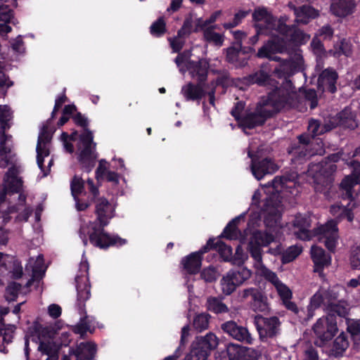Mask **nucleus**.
Masks as SVG:
<instances>
[{
    "instance_id": "nucleus-1",
    "label": "nucleus",
    "mask_w": 360,
    "mask_h": 360,
    "mask_svg": "<svg viewBox=\"0 0 360 360\" xmlns=\"http://www.w3.org/2000/svg\"><path fill=\"white\" fill-rule=\"evenodd\" d=\"M86 187L94 200L96 219L90 221L89 242L96 248L106 250L110 246L121 247L127 244V240L117 234H110L105 231L110 220L114 217L115 209L105 198H98L99 191L93 179H88Z\"/></svg>"
},
{
    "instance_id": "nucleus-2",
    "label": "nucleus",
    "mask_w": 360,
    "mask_h": 360,
    "mask_svg": "<svg viewBox=\"0 0 360 360\" xmlns=\"http://www.w3.org/2000/svg\"><path fill=\"white\" fill-rule=\"evenodd\" d=\"M252 18L256 31L255 34L249 39V44L252 46L257 43L259 35L270 36L274 32L285 37L296 45L305 44L310 39V35L300 30L297 25H287L288 18L286 15L277 18L264 6L256 7Z\"/></svg>"
},
{
    "instance_id": "nucleus-3",
    "label": "nucleus",
    "mask_w": 360,
    "mask_h": 360,
    "mask_svg": "<svg viewBox=\"0 0 360 360\" xmlns=\"http://www.w3.org/2000/svg\"><path fill=\"white\" fill-rule=\"evenodd\" d=\"M290 90L283 86H276L266 96L261 98L254 112L243 116L239 126L243 129H252L264 125L267 119L279 112L287 105L291 103Z\"/></svg>"
},
{
    "instance_id": "nucleus-4",
    "label": "nucleus",
    "mask_w": 360,
    "mask_h": 360,
    "mask_svg": "<svg viewBox=\"0 0 360 360\" xmlns=\"http://www.w3.org/2000/svg\"><path fill=\"white\" fill-rule=\"evenodd\" d=\"M75 283L77 292L76 307L79 314L83 316L80 318L79 323L73 327L72 331L84 338L87 331L91 332V321L86 315L85 304V302L91 297V284L87 262L80 263L79 273L75 277Z\"/></svg>"
},
{
    "instance_id": "nucleus-5",
    "label": "nucleus",
    "mask_w": 360,
    "mask_h": 360,
    "mask_svg": "<svg viewBox=\"0 0 360 360\" xmlns=\"http://www.w3.org/2000/svg\"><path fill=\"white\" fill-rule=\"evenodd\" d=\"M74 124L83 129L79 135V143L82 144L77 160L83 171L89 173L95 167L98 153L96 151V143L94 142L93 132L89 129V121L81 112H76L72 116Z\"/></svg>"
},
{
    "instance_id": "nucleus-6",
    "label": "nucleus",
    "mask_w": 360,
    "mask_h": 360,
    "mask_svg": "<svg viewBox=\"0 0 360 360\" xmlns=\"http://www.w3.org/2000/svg\"><path fill=\"white\" fill-rule=\"evenodd\" d=\"M323 143L320 139L311 138L307 133L297 136V141L292 142L287 149L291 163L300 165L306 162L311 156L321 155Z\"/></svg>"
},
{
    "instance_id": "nucleus-7",
    "label": "nucleus",
    "mask_w": 360,
    "mask_h": 360,
    "mask_svg": "<svg viewBox=\"0 0 360 360\" xmlns=\"http://www.w3.org/2000/svg\"><path fill=\"white\" fill-rule=\"evenodd\" d=\"M341 158L338 153H332L325 158L324 160L308 165L307 174L311 177L314 183L324 188H330L334 181V174L337 170L335 165Z\"/></svg>"
},
{
    "instance_id": "nucleus-8",
    "label": "nucleus",
    "mask_w": 360,
    "mask_h": 360,
    "mask_svg": "<svg viewBox=\"0 0 360 360\" xmlns=\"http://www.w3.org/2000/svg\"><path fill=\"white\" fill-rule=\"evenodd\" d=\"M218 345L217 336L209 333L205 336H198L192 342L189 353L184 360H207L211 352Z\"/></svg>"
},
{
    "instance_id": "nucleus-9",
    "label": "nucleus",
    "mask_w": 360,
    "mask_h": 360,
    "mask_svg": "<svg viewBox=\"0 0 360 360\" xmlns=\"http://www.w3.org/2000/svg\"><path fill=\"white\" fill-rule=\"evenodd\" d=\"M313 330L317 338L316 344L319 347H323L330 341L336 335L338 328L336 317L333 314L319 318L313 326Z\"/></svg>"
},
{
    "instance_id": "nucleus-10",
    "label": "nucleus",
    "mask_w": 360,
    "mask_h": 360,
    "mask_svg": "<svg viewBox=\"0 0 360 360\" xmlns=\"http://www.w3.org/2000/svg\"><path fill=\"white\" fill-rule=\"evenodd\" d=\"M254 323L262 341L268 338L276 337L281 330V321L276 316L265 317L262 315H257L254 319Z\"/></svg>"
},
{
    "instance_id": "nucleus-11",
    "label": "nucleus",
    "mask_w": 360,
    "mask_h": 360,
    "mask_svg": "<svg viewBox=\"0 0 360 360\" xmlns=\"http://www.w3.org/2000/svg\"><path fill=\"white\" fill-rule=\"evenodd\" d=\"M248 155L251 159L252 174L257 180L267 174H272L278 169L275 160L270 157H261L258 154H252L251 151H248Z\"/></svg>"
},
{
    "instance_id": "nucleus-12",
    "label": "nucleus",
    "mask_w": 360,
    "mask_h": 360,
    "mask_svg": "<svg viewBox=\"0 0 360 360\" xmlns=\"http://www.w3.org/2000/svg\"><path fill=\"white\" fill-rule=\"evenodd\" d=\"M274 236L267 231L256 230L252 233L248 243V251L257 263H262V246H268L274 241Z\"/></svg>"
},
{
    "instance_id": "nucleus-13",
    "label": "nucleus",
    "mask_w": 360,
    "mask_h": 360,
    "mask_svg": "<svg viewBox=\"0 0 360 360\" xmlns=\"http://www.w3.org/2000/svg\"><path fill=\"white\" fill-rule=\"evenodd\" d=\"M212 240H208L205 245L199 250L193 252L181 258L180 266L189 275H196L200 273L203 260V255L209 252Z\"/></svg>"
},
{
    "instance_id": "nucleus-14",
    "label": "nucleus",
    "mask_w": 360,
    "mask_h": 360,
    "mask_svg": "<svg viewBox=\"0 0 360 360\" xmlns=\"http://www.w3.org/2000/svg\"><path fill=\"white\" fill-rule=\"evenodd\" d=\"M316 233L320 236L319 240L323 241L326 248L330 252H334L339 238L337 222L334 220L328 221L317 228Z\"/></svg>"
},
{
    "instance_id": "nucleus-15",
    "label": "nucleus",
    "mask_w": 360,
    "mask_h": 360,
    "mask_svg": "<svg viewBox=\"0 0 360 360\" xmlns=\"http://www.w3.org/2000/svg\"><path fill=\"white\" fill-rule=\"evenodd\" d=\"M241 297L244 300L251 297L250 302L252 309L255 311L268 312L270 309L268 298L259 288H247L242 290Z\"/></svg>"
},
{
    "instance_id": "nucleus-16",
    "label": "nucleus",
    "mask_w": 360,
    "mask_h": 360,
    "mask_svg": "<svg viewBox=\"0 0 360 360\" xmlns=\"http://www.w3.org/2000/svg\"><path fill=\"white\" fill-rule=\"evenodd\" d=\"M356 117V113L352 108L350 107H345L329 121L332 129L340 127L343 129L354 130L358 127Z\"/></svg>"
},
{
    "instance_id": "nucleus-17",
    "label": "nucleus",
    "mask_w": 360,
    "mask_h": 360,
    "mask_svg": "<svg viewBox=\"0 0 360 360\" xmlns=\"http://www.w3.org/2000/svg\"><path fill=\"white\" fill-rule=\"evenodd\" d=\"M221 328L225 333L238 341L247 344H252V338L248 330L245 327L239 326L233 321H229L222 323Z\"/></svg>"
},
{
    "instance_id": "nucleus-18",
    "label": "nucleus",
    "mask_w": 360,
    "mask_h": 360,
    "mask_svg": "<svg viewBox=\"0 0 360 360\" xmlns=\"http://www.w3.org/2000/svg\"><path fill=\"white\" fill-rule=\"evenodd\" d=\"M337 71L328 68L324 69L319 75L318 78V89L322 91H328L334 94L337 91V81L338 79Z\"/></svg>"
},
{
    "instance_id": "nucleus-19",
    "label": "nucleus",
    "mask_w": 360,
    "mask_h": 360,
    "mask_svg": "<svg viewBox=\"0 0 360 360\" xmlns=\"http://www.w3.org/2000/svg\"><path fill=\"white\" fill-rule=\"evenodd\" d=\"M311 223L310 217L305 214L298 213L295 216L292 225L295 229L294 234L297 238L302 240H309L311 239V233L309 230Z\"/></svg>"
},
{
    "instance_id": "nucleus-20",
    "label": "nucleus",
    "mask_w": 360,
    "mask_h": 360,
    "mask_svg": "<svg viewBox=\"0 0 360 360\" xmlns=\"http://www.w3.org/2000/svg\"><path fill=\"white\" fill-rule=\"evenodd\" d=\"M229 360H257V353L252 348L229 343L226 347Z\"/></svg>"
},
{
    "instance_id": "nucleus-21",
    "label": "nucleus",
    "mask_w": 360,
    "mask_h": 360,
    "mask_svg": "<svg viewBox=\"0 0 360 360\" xmlns=\"http://www.w3.org/2000/svg\"><path fill=\"white\" fill-rule=\"evenodd\" d=\"M311 257L314 262V271L320 277L323 276V269L331 263V256L320 247L313 245L311 248Z\"/></svg>"
},
{
    "instance_id": "nucleus-22",
    "label": "nucleus",
    "mask_w": 360,
    "mask_h": 360,
    "mask_svg": "<svg viewBox=\"0 0 360 360\" xmlns=\"http://www.w3.org/2000/svg\"><path fill=\"white\" fill-rule=\"evenodd\" d=\"M187 69L193 78L196 77L198 82L205 83L207 79L210 63L206 58H200L197 61L189 60Z\"/></svg>"
},
{
    "instance_id": "nucleus-23",
    "label": "nucleus",
    "mask_w": 360,
    "mask_h": 360,
    "mask_svg": "<svg viewBox=\"0 0 360 360\" xmlns=\"http://www.w3.org/2000/svg\"><path fill=\"white\" fill-rule=\"evenodd\" d=\"M9 116L8 107L0 105V157L6 156L11 153V148L6 146L7 136L5 134L6 130L10 128Z\"/></svg>"
},
{
    "instance_id": "nucleus-24",
    "label": "nucleus",
    "mask_w": 360,
    "mask_h": 360,
    "mask_svg": "<svg viewBox=\"0 0 360 360\" xmlns=\"http://www.w3.org/2000/svg\"><path fill=\"white\" fill-rule=\"evenodd\" d=\"M97 352V345L93 342H82L75 349H71L70 354L76 357V360H94Z\"/></svg>"
},
{
    "instance_id": "nucleus-25",
    "label": "nucleus",
    "mask_w": 360,
    "mask_h": 360,
    "mask_svg": "<svg viewBox=\"0 0 360 360\" xmlns=\"http://www.w3.org/2000/svg\"><path fill=\"white\" fill-rule=\"evenodd\" d=\"M293 11L295 15V22L306 25L310 20L315 19L319 16V11L309 5H302L301 6H293Z\"/></svg>"
},
{
    "instance_id": "nucleus-26",
    "label": "nucleus",
    "mask_w": 360,
    "mask_h": 360,
    "mask_svg": "<svg viewBox=\"0 0 360 360\" xmlns=\"http://www.w3.org/2000/svg\"><path fill=\"white\" fill-rule=\"evenodd\" d=\"M360 181L359 176H346L340 184L339 190L341 198L352 202L354 200V188Z\"/></svg>"
},
{
    "instance_id": "nucleus-27",
    "label": "nucleus",
    "mask_w": 360,
    "mask_h": 360,
    "mask_svg": "<svg viewBox=\"0 0 360 360\" xmlns=\"http://www.w3.org/2000/svg\"><path fill=\"white\" fill-rule=\"evenodd\" d=\"M205 83L197 84L188 82L187 84L183 86L181 93L186 101H200L206 94L203 89Z\"/></svg>"
},
{
    "instance_id": "nucleus-28",
    "label": "nucleus",
    "mask_w": 360,
    "mask_h": 360,
    "mask_svg": "<svg viewBox=\"0 0 360 360\" xmlns=\"http://www.w3.org/2000/svg\"><path fill=\"white\" fill-rule=\"evenodd\" d=\"M245 212L240 214L239 216L231 220L224 229L219 238H224L229 240H236L241 234L240 231L238 228V225L240 220H244Z\"/></svg>"
},
{
    "instance_id": "nucleus-29",
    "label": "nucleus",
    "mask_w": 360,
    "mask_h": 360,
    "mask_svg": "<svg viewBox=\"0 0 360 360\" xmlns=\"http://www.w3.org/2000/svg\"><path fill=\"white\" fill-rule=\"evenodd\" d=\"M226 60L236 68H243L248 65V59H240L239 56L241 53V43H237L236 45H232L226 50Z\"/></svg>"
},
{
    "instance_id": "nucleus-30",
    "label": "nucleus",
    "mask_w": 360,
    "mask_h": 360,
    "mask_svg": "<svg viewBox=\"0 0 360 360\" xmlns=\"http://www.w3.org/2000/svg\"><path fill=\"white\" fill-rule=\"evenodd\" d=\"M244 82L248 85L257 84L260 86H266L276 82L271 79V76L266 71L259 70L252 74L248 75L243 78Z\"/></svg>"
},
{
    "instance_id": "nucleus-31",
    "label": "nucleus",
    "mask_w": 360,
    "mask_h": 360,
    "mask_svg": "<svg viewBox=\"0 0 360 360\" xmlns=\"http://www.w3.org/2000/svg\"><path fill=\"white\" fill-rule=\"evenodd\" d=\"M349 347L347 336L342 332L334 340L333 347L330 350V355L335 358L342 357Z\"/></svg>"
},
{
    "instance_id": "nucleus-32",
    "label": "nucleus",
    "mask_w": 360,
    "mask_h": 360,
    "mask_svg": "<svg viewBox=\"0 0 360 360\" xmlns=\"http://www.w3.org/2000/svg\"><path fill=\"white\" fill-rule=\"evenodd\" d=\"M353 6V0H333L330 10L336 16L344 17L352 13Z\"/></svg>"
},
{
    "instance_id": "nucleus-33",
    "label": "nucleus",
    "mask_w": 360,
    "mask_h": 360,
    "mask_svg": "<svg viewBox=\"0 0 360 360\" xmlns=\"http://www.w3.org/2000/svg\"><path fill=\"white\" fill-rule=\"evenodd\" d=\"M238 287L243 285L252 276V271L245 266H239L226 273Z\"/></svg>"
},
{
    "instance_id": "nucleus-34",
    "label": "nucleus",
    "mask_w": 360,
    "mask_h": 360,
    "mask_svg": "<svg viewBox=\"0 0 360 360\" xmlns=\"http://www.w3.org/2000/svg\"><path fill=\"white\" fill-rule=\"evenodd\" d=\"M39 328L32 324L28 328L27 333L25 337V355L26 356L27 360H28L30 354V340H32V342L36 344H40V342H42V338L39 333Z\"/></svg>"
},
{
    "instance_id": "nucleus-35",
    "label": "nucleus",
    "mask_w": 360,
    "mask_h": 360,
    "mask_svg": "<svg viewBox=\"0 0 360 360\" xmlns=\"http://www.w3.org/2000/svg\"><path fill=\"white\" fill-rule=\"evenodd\" d=\"M330 130H332V127L330 126V121L328 123L321 124V122L317 120L311 118L309 120L307 127L309 134H307L311 138L316 139V137L317 136L323 134Z\"/></svg>"
},
{
    "instance_id": "nucleus-36",
    "label": "nucleus",
    "mask_w": 360,
    "mask_h": 360,
    "mask_svg": "<svg viewBox=\"0 0 360 360\" xmlns=\"http://www.w3.org/2000/svg\"><path fill=\"white\" fill-rule=\"evenodd\" d=\"M272 38L267 41L269 43L270 48L271 49V51L273 54L276 53H283L286 51L288 49V43L290 44H292L295 46H300V45H296L290 41H289L285 37L281 35L282 37H280L278 35L272 34Z\"/></svg>"
},
{
    "instance_id": "nucleus-37",
    "label": "nucleus",
    "mask_w": 360,
    "mask_h": 360,
    "mask_svg": "<svg viewBox=\"0 0 360 360\" xmlns=\"http://www.w3.org/2000/svg\"><path fill=\"white\" fill-rule=\"evenodd\" d=\"M209 240H212L209 251L211 250H217L224 261H229L231 259L232 248L230 245H227L220 239L216 240L215 238H210Z\"/></svg>"
},
{
    "instance_id": "nucleus-38",
    "label": "nucleus",
    "mask_w": 360,
    "mask_h": 360,
    "mask_svg": "<svg viewBox=\"0 0 360 360\" xmlns=\"http://www.w3.org/2000/svg\"><path fill=\"white\" fill-rule=\"evenodd\" d=\"M202 30L203 37L207 43L213 44L217 46H221L223 45L224 41V35L215 32L214 31V26H209Z\"/></svg>"
},
{
    "instance_id": "nucleus-39",
    "label": "nucleus",
    "mask_w": 360,
    "mask_h": 360,
    "mask_svg": "<svg viewBox=\"0 0 360 360\" xmlns=\"http://www.w3.org/2000/svg\"><path fill=\"white\" fill-rule=\"evenodd\" d=\"M327 310L328 314H333L335 317L338 315L342 318H346L349 312L347 304L345 301H339L337 303H329L327 306Z\"/></svg>"
},
{
    "instance_id": "nucleus-40",
    "label": "nucleus",
    "mask_w": 360,
    "mask_h": 360,
    "mask_svg": "<svg viewBox=\"0 0 360 360\" xmlns=\"http://www.w3.org/2000/svg\"><path fill=\"white\" fill-rule=\"evenodd\" d=\"M207 309L216 314L227 313L229 308L222 300L217 297H210L207 300Z\"/></svg>"
},
{
    "instance_id": "nucleus-41",
    "label": "nucleus",
    "mask_w": 360,
    "mask_h": 360,
    "mask_svg": "<svg viewBox=\"0 0 360 360\" xmlns=\"http://www.w3.org/2000/svg\"><path fill=\"white\" fill-rule=\"evenodd\" d=\"M70 190L75 200H77L82 194L85 195V182L84 179L81 176L75 174L70 181Z\"/></svg>"
},
{
    "instance_id": "nucleus-42",
    "label": "nucleus",
    "mask_w": 360,
    "mask_h": 360,
    "mask_svg": "<svg viewBox=\"0 0 360 360\" xmlns=\"http://www.w3.org/2000/svg\"><path fill=\"white\" fill-rule=\"evenodd\" d=\"M166 32V22L163 16L159 17L150 27V33L155 37H161Z\"/></svg>"
},
{
    "instance_id": "nucleus-43",
    "label": "nucleus",
    "mask_w": 360,
    "mask_h": 360,
    "mask_svg": "<svg viewBox=\"0 0 360 360\" xmlns=\"http://www.w3.org/2000/svg\"><path fill=\"white\" fill-rule=\"evenodd\" d=\"M37 162L39 168L44 173V176H46L49 174L50 169H45L44 167V158L50 155L49 149L46 146H37Z\"/></svg>"
},
{
    "instance_id": "nucleus-44",
    "label": "nucleus",
    "mask_w": 360,
    "mask_h": 360,
    "mask_svg": "<svg viewBox=\"0 0 360 360\" xmlns=\"http://www.w3.org/2000/svg\"><path fill=\"white\" fill-rule=\"evenodd\" d=\"M288 182H292V180L288 176H276L268 185L272 187L273 191L276 193L281 192L284 188L287 187Z\"/></svg>"
},
{
    "instance_id": "nucleus-45",
    "label": "nucleus",
    "mask_w": 360,
    "mask_h": 360,
    "mask_svg": "<svg viewBox=\"0 0 360 360\" xmlns=\"http://www.w3.org/2000/svg\"><path fill=\"white\" fill-rule=\"evenodd\" d=\"M302 252V249L296 245L287 248L281 255V262L288 264L295 260Z\"/></svg>"
},
{
    "instance_id": "nucleus-46",
    "label": "nucleus",
    "mask_w": 360,
    "mask_h": 360,
    "mask_svg": "<svg viewBox=\"0 0 360 360\" xmlns=\"http://www.w3.org/2000/svg\"><path fill=\"white\" fill-rule=\"evenodd\" d=\"M210 316L208 314H199L194 317L193 328L198 332H202L208 328Z\"/></svg>"
},
{
    "instance_id": "nucleus-47",
    "label": "nucleus",
    "mask_w": 360,
    "mask_h": 360,
    "mask_svg": "<svg viewBox=\"0 0 360 360\" xmlns=\"http://www.w3.org/2000/svg\"><path fill=\"white\" fill-rule=\"evenodd\" d=\"M37 350L42 354H46L49 356L46 360H50L51 358L54 359L53 360H58V354L53 349V342H40Z\"/></svg>"
},
{
    "instance_id": "nucleus-48",
    "label": "nucleus",
    "mask_w": 360,
    "mask_h": 360,
    "mask_svg": "<svg viewBox=\"0 0 360 360\" xmlns=\"http://www.w3.org/2000/svg\"><path fill=\"white\" fill-rule=\"evenodd\" d=\"M220 285L223 294L226 295H231L238 288L236 284L227 274L224 275L220 280Z\"/></svg>"
},
{
    "instance_id": "nucleus-49",
    "label": "nucleus",
    "mask_w": 360,
    "mask_h": 360,
    "mask_svg": "<svg viewBox=\"0 0 360 360\" xmlns=\"http://www.w3.org/2000/svg\"><path fill=\"white\" fill-rule=\"evenodd\" d=\"M347 331L350 334L354 344L360 343V320H354L347 326Z\"/></svg>"
},
{
    "instance_id": "nucleus-50",
    "label": "nucleus",
    "mask_w": 360,
    "mask_h": 360,
    "mask_svg": "<svg viewBox=\"0 0 360 360\" xmlns=\"http://www.w3.org/2000/svg\"><path fill=\"white\" fill-rule=\"evenodd\" d=\"M288 63L292 72L302 70L304 63V59L302 54L299 52H295L293 56H292L288 61Z\"/></svg>"
},
{
    "instance_id": "nucleus-51",
    "label": "nucleus",
    "mask_w": 360,
    "mask_h": 360,
    "mask_svg": "<svg viewBox=\"0 0 360 360\" xmlns=\"http://www.w3.org/2000/svg\"><path fill=\"white\" fill-rule=\"evenodd\" d=\"M21 289V285L16 282H13L10 283L6 288V295L5 297L6 300L8 302L15 301L18 296V292Z\"/></svg>"
},
{
    "instance_id": "nucleus-52",
    "label": "nucleus",
    "mask_w": 360,
    "mask_h": 360,
    "mask_svg": "<svg viewBox=\"0 0 360 360\" xmlns=\"http://www.w3.org/2000/svg\"><path fill=\"white\" fill-rule=\"evenodd\" d=\"M352 45L346 39H342L335 46V51L338 55H345L349 57L352 53Z\"/></svg>"
},
{
    "instance_id": "nucleus-53",
    "label": "nucleus",
    "mask_w": 360,
    "mask_h": 360,
    "mask_svg": "<svg viewBox=\"0 0 360 360\" xmlns=\"http://www.w3.org/2000/svg\"><path fill=\"white\" fill-rule=\"evenodd\" d=\"M49 125L50 124H44L41 127L37 146H46V144L51 141L53 132L49 131Z\"/></svg>"
},
{
    "instance_id": "nucleus-54",
    "label": "nucleus",
    "mask_w": 360,
    "mask_h": 360,
    "mask_svg": "<svg viewBox=\"0 0 360 360\" xmlns=\"http://www.w3.org/2000/svg\"><path fill=\"white\" fill-rule=\"evenodd\" d=\"M193 20L191 18H186L183 23L182 27L177 32L178 38H185L189 36L192 32Z\"/></svg>"
},
{
    "instance_id": "nucleus-55",
    "label": "nucleus",
    "mask_w": 360,
    "mask_h": 360,
    "mask_svg": "<svg viewBox=\"0 0 360 360\" xmlns=\"http://www.w3.org/2000/svg\"><path fill=\"white\" fill-rule=\"evenodd\" d=\"M13 17V11L8 5H0V22L8 23Z\"/></svg>"
},
{
    "instance_id": "nucleus-56",
    "label": "nucleus",
    "mask_w": 360,
    "mask_h": 360,
    "mask_svg": "<svg viewBox=\"0 0 360 360\" xmlns=\"http://www.w3.org/2000/svg\"><path fill=\"white\" fill-rule=\"evenodd\" d=\"M200 273L201 278L205 282L212 283L216 279V271L213 266L205 268Z\"/></svg>"
},
{
    "instance_id": "nucleus-57",
    "label": "nucleus",
    "mask_w": 360,
    "mask_h": 360,
    "mask_svg": "<svg viewBox=\"0 0 360 360\" xmlns=\"http://www.w3.org/2000/svg\"><path fill=\"white\" fill-rule=\"evenodd\" d=\"M245 108V103L243 101L236 102L234 104V106L231 110V115L234 117V119L240 124L243 117L241 116V113Z\"/></svg>"
},
{
    "instance_id": "nucleus-58",
    "label": "nucleus",
    "mask_w": 360,
    "mask_h": 360,
    "mask_svg": "<svg viewBox=\"0 0 360 360\" xmlns=\"http://www.w3.org/2000/svg\"><path fill=\"white\" fill-rule=\"evenodd\" d=\"M6 181L7 182L8 185L6 191L8 190V191L11 193H18L20 192L22 186V181L20 179L17 178Z\"/></svg>"
},
{
    "instance_id": "nucleus-59",
    "label": "nucleus",
    "mask_w": 360,
    "mask_h": 360,
    "mask_svg": "<svg viewBox=\"0 0 360 360\" xmlns=\"http://www.w3.org/2000/svg\"><path fill=\"white\" fill-rule=\"evenodd\" d=\"M276 288L278 293L283 302L285 300L291 299V297H292L291 290H290V288L288 287H287L282 282L279 283L276 286Z\"/></svg>"
},
{
    "instance_id": "nucleus-60",
    "label": "nucleus",
    "mask_w": 360,
    "mask_h": 360,
    "mask_svg": "<svg viewBox=\"0 0 360 360\" xmlns=\"http://www.w3.org/2000/svg\"><path fill=\"white\" fill-rule=\"evenodd\" d=\"M34 325L39 328V333H40L42 339L51 338H52L53 333V329L49 326H44L39 321H35L33 322Z\"/></svg>"
},
{
    "instance_id": "nucleus-61",
    "label": "nucleus",
    "mask_w": 360,
    "mask_h": 360,
    "mask_svg": "<svg viewBox=\"0 0 360 360\" xmlns=\"http://www.w3.org/2000/svg\"><path fill=\"white\" fill-rule=\"evenodd\" d=\"M279 221V216L276 213H268L264 219V223L267 228H274Z\"/></svg>"
},
{
    "instance_id": "nucleus-62",
    "label": "nucleus",
    "mask_w": 360,
    "mask_h": 360,
    "mask_svg": "<svg viewBox=\"0 0 360 360\" xmlns=\"http://www.w3.org/2000/svg\"><path fill=\"white\" fill-rule=\"evenodd\" d=\"M302 360H319L316 349L311 345L308 347L303 353Z\"/></svg>"
},
{
    "instance_id": "nucleus-63",
    "label": "nucleus",
    "mask_w": 360,
    "mask_h": 360,
    "mask_svg": "<svg viewBox=\"0 0 360 360\" xmlns=\"http://www.w3.org/2000/svg\"><path fill=\"white\" fill-rule=\"evenodd\" d=\"M14 329L11 328H5V323L1 329V333L0 337L2 336L3 342L6 344H10L12 342L13 339Z\"/></svg>"
},
{
    "instance_id": "nucleus-64",
    "label": "nucleus",
    "mask_w": 360,
    "mask_h": 360,
    "mask_svg": "<svg viewBox=\"0 0 360 360\" xmlns=\"http://www.w3.org/2000/svg\"><path fill=\"white\" fill-rule=\"evenodd\" d=\"M350 265L352 269L360 270V251H354L350 256Z\"/></svg>"
}]
</instances>
